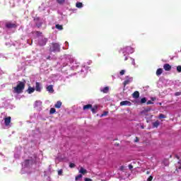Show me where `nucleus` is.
Instances as JSON below:
<instances>
[{
	"label": "nucleus",
	"instance_id": "obj_1",
	"mask_svg": "<svg viewBox=\"0 0 181 181\" xmlns=\"http://www.w3.org/2000/svg\"><path fill=\"white\" fill-rule=\"evenodd\" d=\"M25 82L18 81L17 86L13 88V93L14 94H22L23 90H25Z\"/></svg>",
	"mask_w": 181,
	"mask_h": 181
},
{
	"label": "nucleus",
	"instance_id": "obj_2",
	"mask_svg": "<svg viewBox=\"0 0 181 181\" xmlns=\"http://www.w3.org/2000/svg\"><path fill=\"white\" fill-rule=\"evenodd\" d=\"M49 52L57 53L60 52V45L59 43H52V47L49 48Z\"/></svg>",
	"mask_w": 181,
	"mask_h": 181
},
{
	"label": "nucleus",
	"instance_id": "obj_3",
	"mask_svg": "<svg viewBox=\"0 0 181 181\" xmlns=\"http://www.w3.org/2000/svg\"><path fill=\"white\" fill-rule=\"evenodd\" d=\"M6 28H7V29H16V28H18V25H16V21L14 23L8 22L6 23Z\"/></svg>",
	"mask_w": 181,
	"mask_h": 181
},
{
	"label": "nucleus",
	"instance_id": "obj_4",
	"mask_svg": "<svg viewBox=\"0 0 181 181\" xmlns=\"http://www.w3.org/2000/svg\"><path fill=\"white\" fill-rule=\"evenodd\" d=\"M46 43H47V38H40L38 41V45L40 46H45Z\"/></svg>",
	"mask_w": 181,
	"mask_h": 181
},
{
	"label": "nucleus",
	"instance_id": "obj_5",
	"mask_svg": "<svg viewBox=\"0 0 181 181\" xmlns=\"http://www.w3.org/2000/svg\"><path fill=\"white\" fill-rule=\"evenodd\" d=\"M124 105L127 106V107H131V105H132V103L128 100H124V101L120 102V106L122 107Z\"/></svg>",
	"mask_w": 181,
	"mask_h": 181
},
{
	"label": "nucleus",
	"instance_id": "obj_6",
	"mask_svg": "<svg viewBox=\"0 0 181 181\" xmlns=\"http://www.w3.org/2000/svg\"><path fill=\"white\" fill-rule=\"evenodd\" d=\"M35 90H36L38 93H40L42 91V84H40V82H36L35 83Z\"/></svg>",
	"mask_w": 181,
	"mask_h": 181
},
{
	"label": "nucleus",
	"instance_id": "obj_7",
	"mask_svg": "<svg viewBox=\"0 0 181 181\" xmlns=\"http://www.w3.org/2000/svg\"><path fill=\"white\" fill-rule=\"evenodd\" d=\"M163 69L165 71H170L172 70V66L169 64H165L163 65Z\"/></svg>",
	"mask_w": 181,
	"mask_h": 181
},
{
	"label": "nucleus",
	"instance_id": "obj_8",
	"mask_svg": "<svg viewBox=\"0 0 181 181\" xmlns=\"http://www.w3.org/2000/svg\"><path fill=\"white\" fill-rule=\"evenodd\" d=\"M11 119H12V118L11 117L4 118V124H5L6 127H8L9 124H11Z\"/></svg>",
	"mask_w": 181,
	"mask_h": 181
},
{
	"label": "nucleus",
	"instance_id": "obj_9",
	"mask_svg": "<svg viewBox=\"0 0 181 181\" xmlns=\"http://www.w3.org/2000/svg\"><path fill=\"white\" fill-rule=\"evenodd\" d=\"M47 91H49L51 93H54V89H53V86L52 85H49L47 87Z\"/></svg>",
	"mask_w": 181,
	"mask_h": 181
},
{
	"label": "nucleus",
	"instance_id": "obj_10",
	"mask_svg": "<svg viewBox=\"0 0 181 181\" xmlns=\"http://www.w3.org/2000/svg\"><path fill=\"white\" fill-rule=\"evenodd\" d=\"M35 88H32L31 86H29L28 90H27V93L28 94H32V93H35Z\"/></svg>",
	"mask_w": 181,
	"mask_h": 181
},
{
	"label": "nucleus",
	"instance_id": "obj_11",
	"mask_svg": "<svg viewBox=\"0 0 181 181\" xmlns=\"http://www.w3.org/2000/svg\"><path fill=\"white\" fill-rule=\"evenodd\" d=\"M97 110H98V106L97 105H94L93 107L92 106V108H90L93 114H95V112H97Z\"/></svg>",
	"mask_w": 181,
	"mask_h": 181
},
{
	"label": "nucleus",
	"instance_id": "obj_12",
	"mask_svg": "<svg viewBox=\"0 0 181 181\" xmlns=\"http://www.w3.org/2000/svg\"><path fill=\"white\" fill-rule=\"evenodd\" d=\"M133 98H139V91H134L132 94Z\"/></svg>",
	"mask_w": 181,
	"mask_h": 181
},
{
	"label": "nucleus",
	"instance_id": "obj_13",
	"mask_svg": "<svg viewBox=\"0 0 181 181\" xmlns=\"http://www.w3.org/2000/svg\"><path fill=\"white\" fill-rule=\"evenodd\" d=\"M91 108H92V105L88 104L83 106V111H86V110H91Z\"/></svg>",
	"mask_w": 181,
	"mask_h": 181
},
{
	"label": "nucleus",
	"instance_id": "obj_14",
	"mask_svg": "<svg viewBox=\"0 0 181 181\" xmlns=\"http://www.w3.org/2000/svg\"><path fill=\"white\" fill-rule=\"evenodd\" d=\"M159 125H160V123L159 122L158 120L153 122V128H158V127H159Z\"/></svg>",
	"mask_w": 181,
	"mask_h": 181
},
{
	"label": "nucleus",
	"instance_id": "obj_15",
	"mask_svg": "<svg viewBox=\"0 0 181 181\" xmlns=\"http://www.w3.org/2000/svg\"><path fill=\"white\" fill-rule=\"evenodd\" d=\"M79 173H81L82 175H86L87 173V170L84 169V168L81 167L79 170Z\"/></svg>",
	"mask_w": 181,
	"mask_h": 181
},
{
	"label": "nucleus",
	"instance_id": "obj_16",
	"mask_svg": "<svg viewBox=\"0 0 181 181\" xmlns=\"http://www.w3.org/2000/svg\"><path fill=\"white\" fill-rule=\"evenodd\" d=\"M162 73H163V69L159 68L156 71V76H160V74H162Z\"/></svg>",
	"mask_w": 181,
	"mask_h": 181
},
{
	"label": "nucleus",
	"instance_id": "obj_17",
	"mask_svg": "<svg viewBox=\"0 0 181 181\" xmlns=\"http://www.w3.org/2000/svg\"><path fill=\"white\" fill-rule=\"evenodd\" d=\"M129 83H131V78L126 79L123 84H124V87H126V86H127V84H129Z\"/></svg>",
	"mask_w": 181,
	"mask_h": 181
},
{
	"label": "nucleus",
	"instance_id": "obj_18",
	"mask_svg": "<svg viewBox=\"0 0 181 181\" xmlns=\"http://www.w3.org/2000/svg\"><path fill=\"white\" fill-rule=\"evenodd\" d=\"M101 91L103 93H104L105 94H107V93H108V91H110V88L108 86H106L103 90H101Z\"/></svg>",
	"mask_w": 181,
	"mask_h": 181
},
{
	"label": "nucleus",
	"instance_id": "obj_19",
	"mask_svg": "<svg viewBox=\"0 0 181 181\" xmlns=\"http://www.w3.org/2000/svg\"><path fill=\"white\" fill-rule=\"evenodd\" d=\"M62 104V101H57V103L54 105L55 108H61Z\"/></svg>",
	"mask_w": 181,
	"mask_h": 181
},
{
	"label": "nucleus",
	"instance_id": "obj_20",
	"mask_svg": "<svg viewBox=\"0 0 181 181\" xmlns=\"http://www.w3.org/2000/svg\"><path fill=\"white\" fill-rule=\"evenodd\" d=\"M56 29H58V30H63V25H61L59 24H57L55 25Z\"/></svg>",
	"mask_w": 181,
	"mask_h": 181
},
{
	"label": "nucleus",
	"instance_id": "obj_21",
	"mask_svg": "<svg viewBox=\"0 0 181 181\" xmlns=\"http://www.w3.org/2000/svg\"><path fill=\"white\" fill-rule=\"evenodd\" d=\"M33 33L36 35V36H37V37H39L42 35V32H40V31H33Z\"/></svg>",
	"mask_w": 181,
	"mask_h": 181
},
{
	"label": "nucleus",
	"instance_id": "obj_22",
	"mask_svg": "<svg viewBox=\"0 0 181 181\" xmlns=\"http://www.w3.org/2000/svg\"><path fill=\"white\" fill-rule=\"evenodd\" d=\"M76 8H81V7L83 6V3H81V2H77V3L76 4Z\"/></svg>",
	"mask_w": 181,
	"mask_h": 181
},
{
	"label": "nucleus",
	"instance_id": "obj_23",
	"mask_svg": "<svg viewBox=\"0 0 181 181\" xmlns=\"http://www.w3.org/2000/svg\"><path fill=\"white\" fill-rule=\"evenodd\" d=\"M54 112H56V109L52 107V108L50 109V110H49V114L52 115V114H54Z\"/></svg>",
	"mask_w": 181,
	"mask_h": 181
},
{
	"label": "nucleus",
	"instance_id": "obj_24",
	"mask_svg": "<svg viewBox=\"0 0 181 181\" xmlns=\"http://www.w3.org/2000/svg\"><path fill=\"white\" fill-rule=\"evenodd\" d=\"M140 103L141 104H145L146 103V98H141Z\"/></svg>",
	"mask_w": 181,
	"mask_h": 181
},
{
	"label": "nucleus",
	"instance_id": "obj_25",
	"mask_svg": "<svg viewBox=\"0 0 181 181\" xmlns=\"http://www.w3.org/2000/svg\"><path fill=\"white\" fill-rule=\"evenodd\" d=\"M158 118L160 119H162L163 118H166V116L165 115H163V114H160L159 116H158Z\"/></svg>",
	"mask_w": 181,
	"mask_h": 181
},
{
	"label": "nucleus",
	"instance_id": "obj_26",
	"mask_svg": "<svg viewBox=\"0 0 181 181\" xmlns=\"http://www.w3.org/2000/svg\"><path fill=\"white\" fill-rule=\"evenodd\" d=\"M81 177H83V175L81 174H79L75 177V179L76 180H78V179H81Z\"/></svg>",
	"mask_w": 181,
	"mask_h": 181
},
{
	"label": "nucleus",
	"instance_id": "obj_27",
	"mask_svg": "<svg viewBox=\"0 0 181 181\" xmlns=\"http://www.w3.org/2000/svg\"><path fill=\"white\" fill-rule=\"evenodd\" d=\"M58 175L59 176L63 175V169L58 170Z\"/></svg>",
	"mask_w": 181,
	"mask_h": 181
},
{
	"label": "nucleus",
	"instance_id": "obj_28",
	"mask_svg": "<svg viewBox=\"0 0 181 181\" xmlns=\"http://www.w3.org/2000/svg\"><path fill=\"white\" fill-rule=\"evenodd\" d=\"M57 2L59 4H64L65 0H57Z\"/></svg>",
	"mask_w": 181,
	"mask_h": 181
},
{
	"label": "nucleus",
	"instance_id": "obj_29",
	"mask_svg": "<svg viewBox=\"0 0 181 181\" xmlns=\"http://www.w3.org/2000/svg\"><path fill=\"white\" fill-rule=\"evenodd\" d=\"M177 71L178 73H181V66L180 65L177 66Z\"/></svg>",
	"mask_w": 181,
	"mask_h": 181
},
{
	"label": "nucleus",
	"instance_id": "obj_30",
	"mask_svg": "<svg viewBox=\"0 0 181 181\" xmlns=\"http://www.w3.org/2000/svg\"><path fill=\"white\" fill-rule=\"evenodd\" d=\"M69 168H76V164L73 163H69Z\"/></svg>",
	"mask_w": 181,
	"mask_h": 181
},
{
	"label": "nucleus",
	"instance_id": "obj_31",
	"mask_svg": "<svg viewBox=\"0 0 181 181\" xmlns=\"http://www.w3.org/2000/svg\"><path fill=\"white\" fill-rule=\"evenodd\" d=\"M119 74L120 76H124V74H125V70L124 69L121 70Z\"/></svg>",
	"mask_w": 181,
	"mask_h": 181
},
{
	"label": "nucleus",
	"instance_id": "obj_32",
	"mask_svg": "<svg viewBox=\"0 0 181 181\" xmlns=\"http://www.w3.org/2000/svg\"><path fill=\"white\" fill-rule=\"evenodd\" d=\"M175 97H179V95H181V92H176L175 93Z\"/></svg>",
	"mask_w": 181,
	"mask_h": 181
},
{
	"label": "nucleus",
	"instance_id": "obj_33",
	"mask_svg": "<svg viewBox=\"0 0 181 181\" xmlns=\"http://www.w3.org/2000/svg\"><path fill=\"white\" fill-rule=\"evenodd\" d=\"M153 177L151 175L150 177H148L147 181H151L153 180Z\"/></svg>",
	"mask_w": 181,
	"mask_h": 181
},
{
	"label": "nucleus",
	"instance_id": "obj_34",
	"mask_svg": "<svg viewBox=\"0 0 181 181\" xmlns=\"http://www.w3.org/2000/svg\"><path fill=\"white\" fill-rule=\"evenodd\" d=\"M132 60V64H133V66H135V59L131 58Z\"/></svg>",
	"mask_w": 181,
	"mask_h": 181
},
{
	"label": "nucleus",
	"instance_id": "obj_35",
	"mask_svg": "<svg viewBox=\"0 0 181 181\" xmlns=\"http://www.w3.org/2000/svg\"><path fill=\"white\" fill-rule=\"evenodd\" d=\"M147 105H149L150 104H153V103H152V100H148L146 103Z\"/></svg>",
	"mask_w": 181,
	"mask_h": 181
},
{
	"label": "nucleus",
	"instance_id": "obj_36",
	"mask_svg": "<svg viewBox=\"0 0 181 181\" xmlns=\"http://www.w3.org/2000/svg\"><path fill=\"white\" fill-rule=\"evenodd\" d=\"M85 181H93V180H91V178H88V177H86L84 179Z\"/></svg>",
	"mask_w": 181,
	"mask_h": 181
},
{
	"label": "nucleus",
	"instance_id": "obj_37",
	"mask_svg": "<svg viewBox=\"0 0 181 181\" xmlns=\"http://www.w3.org/2000/svg\"><path fill=\"white\" fill-rule=\"evenodd\" d=\"M146 112H148V111H151V107H147L145 109Z\"/></svg>",
	"mask_w": 181,
	"mask_h": 181
},
{
	"label": "nucleus",
	"instance_id": "obj_38",
	"mask_svg": "<svg viewBox=\"0 0 181 181\" xmlns=\"http://www.w3.org/2000/svg\"><path fill=\"white\" fill-rule=\"evenodd\" d=\"M133 168H134V166L132 165L129 164V169H130V170H131Z\"/></svg>",
	"mask_w": 181,
	"mask_h": 181
},
{
	"label": "nucleus",
	"instance_id": "obj_39",
	"mask_svg": "<svg viewBox=\"0 0 181 181\" xmlns=\"http://www.w3.org/2000/svg\"><path fill=\"white\" fill-rule=\"evenodd\" d=\"M134 142H139V138L138 137H136L135 140H134Z\"/></svg>",
	"mask_w": 181,
	"mask_h": 181
},
{
	"label": "nucleus",
	"instance_id": "obj_40",
	"mask_svg": "<svg viewBox=\"0 0 181 181\" xmlns=\"http://www.w3.org/2000/svg\"><path fill=\"white\" fill-rule=\"evenodd\" d=\"M127 50H131V49H132L131 47H127Z\"/></svg>",
	"mask_w": 181,
	"mask_h": 181
},
{
	"label": "nucleus",
	"instance_id": "obj_41",
	"mask_svg": "<svg viewBox=\"0 0 181 181\" xmlns=\"http://www.w3.org/2000/svg\"><path fill=\"white\" fill-rule=\"evenodd\" d=\"M108 114V112H105L104 115H107Z\"/></svg>",
	"mask_w": 181,
	"mask_h": 181
},
{
	"label": "nucleus",
	"instance_id": "obj_42",
	"mask_svg": "<svg viewBox=\"0 0 181 181\" xmlns=\"http://www.w3.org/2000/svg\"><path fill=\"white\" fill-rule=\"evenodd\" d=\"M37 28H40V26H42V24L40 25H37Z\"/></svg>",
	"mask_w": 181,
	"mask_h": 181
},
{
	"label": "nucleus",
	"instance_id": "obj_43",
	"mask_svg": "<svg viewBox=\"0 0 181 181\" xmlns=\"http://www.w3.org/2000/svg\"><path fill=\"white\" fill-rule=\"evenodd\" d=\"M124 60L125 61L128 60V57H125Z\"/></svg>",
	"mask_w": 181,
	"mask_h": 181
},
{
	"label": "nucleus",
	"instance_id": "obj_44",
	"mask_svg": "<svg viewBox=\"0 0 181 181\" xmlns=\"http://www.w3.org/2000/svg\"><path fill=\"white\" fill-rule=\"evenodd\" d=\"M149 173H151V172H149V171L146 172V175H149Z\"/></svg>",
	"mask_w": 181,
	"mask_h": 181
},
{
	"label": "nucleus",
	"instance_id": "obj_45",
	"mask_svg": "<svg viewBox=\"0 0 181 181\" xmlns=\"http://www.w3.org/2000/svg\"><path fill=\"white\" fill-rule=\"evenodd\" d=\"M120 169L122 170V169H124V166H121Z\"/></svg>",
	"mask_w": 181,
	"mask_h": 181
},
{
	"label": "nucleus",
	"instance_id": "obj_46",
	"mask_svg": "<svg viewBox=\"0 0 181 181\" xmlns=\"http://www.w3.org/2000/svg\"><path fill=\"white\" fill-rule=\"evenodd\" d=\"M141 129H144V126H141Z\"/></svg>",
	"mask_w": 181,
	"mask_h": 181
},
{
	"label": "nucleus",
	"instance_id": "obj_47",
	"mask_svg": "<svg viewBox=\"0 0 181 181\" xmlns=\"http://www.w3.org/2000/svg\"><path fill=\"white\" fill-rule=\"evenodd\" d=\"M176 158H177V159H179V157H178L177 156H176Z\"/></svg>",
	"mask_w": 181,
	"mask_h": 181
}]
</instances>
